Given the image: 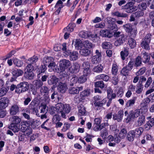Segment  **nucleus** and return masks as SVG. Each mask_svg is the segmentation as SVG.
<instances>
[{
    "label": "nucleus",
    "mask_w": 154,
    "mask_h": 154,
    "mask_svg": "<svg viewBox=\"0 0 154 154\" xmlns=\"http://www.w3.org/2000/svg\"><path fill=\"white\" fill-rule=\"evenodd\" d=\"M134 3L130 2H128L125 5L122 6V8L128 13H131L135 10V8L134 6Z\"/></svg>",
    "instance_id": "nucleus-9"
},
{
    "label": "nucleus",
    "mask_w": 154,
    "mask_h": 154,
    "mask_svg": "<svg viewBox=\"0 0 154 154\" xmlns=\"http://www.w3.org/2000/svg\"><path fill=\"white\" fill-rule=\"evenodd\" d=\"M112 15L117 17L127 18L128 15L126 13H121L118 11H115L112 13Z\"/></svg>",
    "instance_id": "nucleus-30"
},
{
    "label": "nucleus",
    "mask_w": 154,
    "mask_h": 154,
    "mask_svg": "<svg viewBox=\"0 0 154 154\" xmlns=\"http://www.w3.org/2000/svg\"><path fill=\"white\" fill-rule=\"evenodd\" d=\"M103 69V66L101 64H100L95 66L93 68V70L94 72L99 73L102 72Z\"/></svg>",
    "instance_id": "nucleus-39"
},
{
    "label": "nucleus",
    "mask_w": 154,
    "mask_h": 154,
    "mask_svg": "<svg viewBox=\"0 0 154 154\" xmlns=\"http://www.w3.org/2000/svg\"><path fill=\"white\" fill-rule=\"evenodd\" d=\"M146 68L145 67H143L140 68L136 73V75L137 76H140L144 74L146 71Z\"/></svg>",
    "instance_id": "nucleus-56"
},
{
    "label": "nucleus",
    "mask_w": 154,
    "mask_h": 154,
    "mask_svg": "<svg viewBox=\"0 0 154 154\" xmlns=\"http://www.w3.org/2000/svg\"><path fill=\"white\" fill-rule=\"evenodd\" d=\"M43 64L49 68L55 67V63L54 61L53 58L51 57H45L43 58Z\"/></svg>",
    "instance_id": "nucleus-10"
},
{
    "label": "nucleus",
    "mask_w": 154,
    "mask_h": 154,
    "mask_svg": "<svg viewBox=\"0 0 154 154\" xmlns=\"http://www.w3.org/2000/svg\"><path fill=\"white\" fill-rule=\"evenodd\" d=\"M56 109L57 113H61L62 118L66 119V114L69 113L71 110V107L69 104H64L61 103H58L56 105Z\"/></svg>",
    "instance_id": "nucleus-2"
},
{
    "label": "nucleus",
    "mask_w": 154,
    "mask_h": 154,
    "mask_svg": "<svg viewBox=\"0 0 154 154\" xmlns=\"http://www.w3.org/2000/svg\"><path fill=\"white\" fill-rule=\"evenodd\" d=\"M123 26L125 31L130 35L133 38L135 37L137 32L134 26L130 23L124 25Z\"/></svg>",
    "instance_id": "nucleus-5"
},
{
    "label": "nucleus",
    "mask_w": 154,
    "mask_h": 154,
    "mask_svg": "<svg viewBox=\"0 0 154 154\" xmlns=\"http://www.w3.org/2000/svg\"><path fill=\"white\" fill-rule=\"evenodd\" d=\"M145 117L142 115L140 116L137 120V125L139 126L141 125L145 122Z\"/></svg>",
    "instance_id": "nucleus-53"
},
{
    "label": "nucleus",
    "mask_w": 154,
    "mask_h": 154,
    "mask_svg": "<svg viewBox=\"0 0 154 154\" xmlns=\"http://www.w3.org/2000/svg\"><path fill=\"white\" fill-rule=\"evenodd\" d=\"M127 134V129L125 128H123L121 130L118 136L120 138L124 139L126 137Z\"/></svg>",
    "instance_id": "nucleus-44"
},
{
    "label": "nucleus",
    "mask_w": 154,
    "mask_h": 154,
    "mask_svg": "<svg viewBox=\"0 0 154 154\" xmlns=\"http://www.w3.org/2000/svg\"><path fill=\"white\" fill-rule=\"evenodd\" d=\"M70 85L73 86L74 84H75L78 83H79V80L78 77L75 75L74 76L72 77L71 80Z\"/></svg>",
    "instance_id": "nucleus-64"
},
{
    "label": "nucleus",
    "mask_w": 154,
    "mask_h": 154,
    "mask_svg": "<svg viewBox=\"0 0 154 154\" xmlns=\"http://www.w3.org/2000/svg\"><path fill=\"white\" fill-rule=\"evenodd\" d=\"M95 55L92 57L91 59V62L93 64L99 63L101 61L102 55L100 51L96 50L95 51Z\"/></svg>",
    "instance_id": "nucleus-11"
},
{
    "label": "nucleus",
    "mask_w": 154,
    "mask_h": 154,
    "mask_svg": "<svg viewBox=\"0 0 154 154\" xmlns=\"http://www.w3.org/2000/svg\"><path fill=\"white\" fill-rule=\"evenodd\" d=\"M20 111V106L17 103L12 105L9 109V113L11 116L18 114Z\"/></svg>",
    "instance_id": "nucleus-14"
},
{
    "label": "nucleus",
    "mask_w": 154,
    "mask_h": 154,
    "mask_svg": "<svg viewBox=\"0 0 154 154\" xmlns=\"http://www.w3.org/2000/svg\"><path fill=\"white\" fill-rule=\"evenodd\" d=\"M135 98L134 97L133 99H131L128 100L125 105L126 107L129 108L131 106H132L135 103Z\"/></svg>",
    "instance_id": "nucleus-54"
},
{
    "label": "nucleus",
    "mask_w": 154,
    "mask_h": 154,
    "mask_svg": "<svg viewBox=\"0 0 154 154\" xmlns=\"http://www.w3.org/2000/svg\"><path fill=\"white\" fill-rule=\"evenodd\" d=\"M134 130L129 131L127 134L126 138L130 142H132L134 138L136 137Z\"/></svg>",
    "instance_id": "nucleus-27"
},
{
    "label": "nucleus",
    "mask_w": 154,
    "mask_h": 154,
    "mask_svg": "<svg viewBox=\"0 0 154 154\" xmlns=\"http://www.w3.org/2000/svg\"><path fill=\"white\" fill-rule=\"evenodd\" d=\"M143 57L142 59V60L143 63L145 64L148 63V64L149 65H153L154 63L150 61V56L149 54H148L147 52H145L143 54Z\"/></svg>",
    "instance_id": "nucleus-16"
},
{
    "label": "nucleus",
    "mask_w": 154,
    "mask_h": 154,
    "mask_svg": "<svg viewBox=\"0 0 154 154\" xmlns=\"http://www.w3.org/2000/svg\"><path fill=\"white\" fill-rule=\"evenodd\" d=\"M11 121L13 124L19 125L21 121V119L17 116H14L11 118Z\"/></svg>",
    "instance_id": "nucleus-35"
},
{
    "label": "nucleus",
    "mask_w": 154,
    "mask_h": 154,
    "mask_svg": "<svg viewBox=\"0 0 154 154\" xmlns=\"http://www.w3.org/2000/svg\"><path fill=\"white\" fill-rule=\"evenodd\" d=\"M140 109H136L134 111L131 110L129 112L126 119V122L129 123L131 120L137 118L140 115Z\"/></svg>",
    "instance_id": "nucleus-6"
},
{
    "label": "nucleus",
    "mask_w": 154,
    "mask_h": 154,
    "mask_svg": "<svg viewBox=\"0 0 154 154\" xmlns=\"http://www.w3.org/2000/svg\"><path fill=\"white\" fill-rule=\"evenodd\" d=\"M38 57L34 55L32 57L28 59L27 63L32 65H34L35 64L36 62L38 61Z\"/></svg>",
    "instance_id": "nucleus-45"
},
{
    "label": "nucleus",
    "mask_w": 154,
    "mask_h": 154,
    "mask_svg": "<svg viewBox=\"0 0 154 154\" xmlns=\"http://www.w3.org/2000/svg\"><path fill=\"white\" fill-rule=\"evenodd\" d=\"M79 83L82 84L85 83L87 80V77L83 75L78 77Z\"/></svg>",
    "instance_id": "nucleus-55"
},
{
    "label": "nucleus",
    "mask_w": 154,
    "mask_h": 154,
    "mask_svg": "<svg viewBox=\"0 0 154 154\" xmlns=\"http://www.w3.org/2000/svg\"><path fill=\"white\" fill-rule=\"evenodd\" d=\"M23 71L20 69H13L11 72L12 77L11 78L10 81L13 82L16 80L17 78L22 75Z\"/></svg>",
    "instance_id": "nucleus-12"
},
{
    "label": "nucleus",
    "mask_w": 154,
    "mask_h": 154,
    "mask_svg": "<svg viewBox=\"0 0 154 154\" xmlns=\"http://www.w3.org/2000/svg\"><path fill=\"white\" fill-rule=\"evenodd\" d=\"M71 72L73 73H75L79 71L80 66L77 63L75 62L74 63L73 66H71Z\"/></svg>",
    "instance_id": "nucleus-31"
},
{
    "label": "nucleus",
    "mask_w": 154,
    "mask_h": 154,
    "mask_svg": "<svg viewBox=\"0 0 154 154\" xmlns=\"http://www.w3.org/2000/svg\"><path fill=\"white\" fill-rule=\"evenodd\" d=\"M134 66L133 60H132V59H130L127 65L125 66L131 71L134 67Z\"/></svg>",
    "instance_id": "nucleus-51"
},
{
    "label": "nucleus",
    "mask_w": 154,
    "mask_h": 154,
    "mask_svg": "<svg viewBox=\"0 0 154 154\" xmlns=\"http://www.w3.org/2000/svg\"><path fill=\"white\" fill-rule=\"evenodd\" d=\"M34 85L37 88L39 89L42 86L43 83L40 80H37L35 81Z\"/></svg>",
    "instance_id": "nucleus-60"
},
{
    "label": "nucleus",
    "mask_w": 154,
    "mask_h": 154,
    "mask_svg": "<svg viewBox=\"0 0 154 154\" xmlns=\"http://www.w3.org/2000/svg\"><path fill=\"white\" fill-rule=\"evenodd\" d=\"M75 43V48L77 50L81 49V48H82L83 45L82 41L80 39H76Z\"/></svg>",
    "instance_id": "nucleus-42"
},
{
    "label": "nucleus",
    "mask_w": 154,
    "mask_h": 154,
    "mask_svg": "<svg viewBox=\"0 0 154 154\" xmlns=\"http://www.w3.org/2000/svg\"><path fill=\"white\" fill-rule=\"evenodd\" d=\"M94 86L96 88H100L101 89L103 88L105 84L103 81H97L94 82Z\"/></svg>",
    "instance_id": "nucleus-47"
},
{
    "label": "nucleus",
    "mask_w": 154,
    "mask_h": 154,
    "mask_svg": "<svg viewBox=\"0 0 154 154\" xmlns=\"http://www.w3.org/2000/svg\"><path fill=\"white\" fill-rule=\"evenodd\" d=\"M49 91V88L45 86L42 87L40 89V93L44 96L43 99L46 103L48 102L50 100L48 95Z\"/></svg>",
    "instance_id": "nucleus-8"
},
{
    "label": "nucleus",
    "mask_w": 154,
    "mask_h": 154,
    "mask_svg": "<svg viewBox=\"0 0 154 154\" xmlns=\"http://www.w3.org/2000/svg\"><path fill=\"white\" fill-rule=\"evenodd\" d=\"M14 63L18 67H21L23 65V61L20 60L17 58H15L13 60Z\"/></svg>",
    "instance_id": "nucleus-48"
},
{
    "label": "nucleus",
    "mask_w": 154,
    "mask_h": 154,
    "mask_svg": "<svg viewBox=\"0 0 154 154\" xmlns=\"http://www.w3.org/2000/svg\"><path fill=\"white\" fill-rule=\"evenodd\" d=\"M129 48L127 47H124L122 51L120 52V56L123 60H125L126 57L129 54Z\"/></svg>",
    "instance_id": "nucleus-25"
},
{
    "label": "nucleus",
    "mask_w": 154,
    "mask_h": 154,
    "mask_svg": "<svg viewBox=\"0 0 154 154\" xmlns=\"http://www.w3.org/2000/svg\"><path fill=\"white\" fill-rule=\"evenodd\" d=\"M59 81V79L55 75L51 76L48 80V85H56Z\"/></svg>",
    "instance_id": "nucleus-23"
},
{
    "label": "nucleus",
    "mask_w": 154,
    "mask_h": 154,
    "mask_svg": "<svg viewBox=\"0 0 154 154\" xmlns=\"http://www.w3.org/2000/svg\"><path fill=\"white\" fill-rule=\"evenodd\" d=\"M134 133L136 138L139 137L143 131V129L142 127H139L136 128L134 130Z\"/></svg>",
    "instance_id": "nucleus-38"
},
{
    "label": "nucleus",
    "mask_w": 154,
    "mask_h": 154,
    "mask_svg": "<svg viewBox=\"0 0 154 154\" xmlns=\"http://www.w3.org/2000/svg\"><path fill=\"white\" fill-rule=\"evenodd\" d=\"M128 44L131 49H133L136 47V42L134 39L130 38L128 39Z\"/></svg>",
    "instance_id": "nucleus-40"
},
{
    "label": "nucleus",
    "mask_w": 154,
    "mask_h": 154,
    "mask_svg": "<svg viewBox=\"0 0 154 154\" xmlns=\"http://www.w3.org/2000/svg\"><path fill=\"white\" fill-rule=\"evenodd\" d=\"M107 100L106 98H104L102 100L99 101L94 102V107H97V110L101 109L103 106L105 104Z\"/></svg>",
    "instance_id": "nucleus-19"
},
{
    "label": "nucleus",
    "mask_w": 154,
    "mask_h": 154,
    "mask_svg": "<svg viewBox=\"0 0 154 154\" xmlns=\"http://www.w3.org/2000/svg\"><path fill=\"white\" fill-rule=\"evenodd\" d=\"M29 88V83L26 82H20L17 85L15 92L19 94L22 93L27 91Z\"/></svg>",
    "instance_id": "nucleus-4"
},
{
    "label": "nucleus",
    "mask_w": 154,
    "mask_h": 154,
    "mask_svg": "<svg viewBox=\"0 0 154 154\" xmlns=\"http://www.w3.org/2000/svg\"><path fill=\"white\" fill-rule=\"evenodd\" d=\"M79 112L81 116H84L85 114L86 110L85 107L83 106H80L78 107Z\"/></svg>",
    "instance_id": "nucleus-62"
},
{
    "label": "nucleus",
    "mask_w": 154,
    "mask_h": 154,
    "mask_svg": "<svg viewBox=\"0 0 154 154\" xmlns=\"http://www.w3.org/2000/svg\"><path fill=\"white\" fill-rule=\"evenodd\" d=\"M130 71L125 66L123 67L120 71V74L126 77L130 75Z\"/></svg>",
    "instance_id": "nucleus-36"
},
{
    "label": "nucleus",
    "mask_w": 154,
    "mask_h": 154,
    "mask_svg": "<svg viewBox=\"0 0 154 154\" xmlns=\"http://www.w3.org/2000/svg\"><path fill=\"white\" fill-rule=\"evenodd\" d=\"M34 73L33 71H25L24 77L25 78L29 80H32L34 78Z\"/></svg>",
    "instance_id": "nucleus-32"
},
{
    "label": "nucleus",
    "mask_w": 154,
    "mask_h": 154,
    "mask_svg": "<svg viewBox=\"0 0 154 154\" xmlns=\"http://www.w3.org/2000/svg\"><path fill=\"white\" fill-rule=\"evenodd\" d=\"M47 69V66L43 64L39 68L37 71L38 72V75H40L42 73L45 72Z\"/></svg>",
    "instance_id": "nucleus-49"
},
{
    "label": "nucleus",
    "mask_w": 154,
    "mask_h": 154,
    "mask_svg": "<svg viewBox=\"0 0 154 154\" xmlns=\"http://www.w3.org/2000/svg\"><path fill=\"white\" fill-rule=\"evenodd\" d=\"M84 48L87 49H91L92 47V45L91 42L88 40L85 41L83 43Z\"/></svg>",
    "instance_id": "nucleus-61"
},
{
    "label": "nucleus",
    "mask_w": 154,
    "mask_h": 154,
    "mask_svg": "<svg viewBox=\"0 0 154 154\" xmlns=\"http://www.w3.org/2000/svg\"><path fill=\"white\" fill-rule=\"evenodd\" d=\"M57 89L58 91L60 93H63L66 92L67 89L66 84L65 83L59 82Z\"/></svg>",
    "instance_id": "nucleus-21"
},
{
    "label": "nucleus",
    "mask_w": 154,
    "mask_h": 154,
    "mask_svg": "<svg viewBox=\"0 0 154 154\" xmlns=\"http://www.w3.org/2000/svg\"><path fill=\"white\" fill-rule=\"evenodd\" d=\"M134 64V68L137 69L142 65V58L141 56H138L135 59H132Z\"/></svg>",
    "instance_id": "nucleus-20"
},
{
    "label": "nucleus",
    "mask_w": 154,
    "mask_h": 154,
    "mask_svg": "<svg viewBox=\"0 0 154 154\" xmlns=\"http://www.w3.org/2000/svg\"><path fill=\"white\" fill-rule=\"evenodd\" d=\"M124 116V111L123 110H119L117 113L113 115V119L118 122H121L123 119Z\"/></svg>",
    "instance_id": "nucleus-15"
},
{
    "label": "nucleus",
    "mask_w": 154,
    "mask_h": 154,
    "mask_svg": "<svg viewBox=\"0 0 154 154\" xmlns=\"http://www.w3.org/2000/svg\"><path fill=\"white\" fill-rule=\"evenodd\" d=\"M127 39L126 38L124 34H122L117 38V40L115 42V45L116 46H119L123 44Z\"/></svg>",
    "instance_id": "nucleus-18"
},
{
    "label": "nucleus",
    "mask_w": 154,
    "mask_h": 154,
    "mask_svg": "<svg viewBox=\"0 0 154 154\" xmlns=\"http://www.w3.org/2000/svg\"><path fill=\"white\" fill-rule=\"evenodd\" d=\"M138 10L142 11H143L146 9L147 5L146 3L142 2L140 3L137 6Z\"/></svg>",
    "instance_id": "nucleus-52"
},
{
    "label": "nucleus",
    "mask_w": 154,
    "mask_h": 154,
    "mask_svg": "<svg viewBox=\"0 0 154 154\" xmlns=\"http://www.w3.org/2000/svg\"><path fill=\"white\" fill-rule=\"evenodd\" d=\"M28 108L30 109L31 114L37 115L38 112V106H33L29 104Z\"/></svg>",
    "instance_id": "nucleus-37"
},
{
    "label": "nucleus",
    "mask_w": 154,
    "mask_h": 154,
    "mask_svg": "<svg viewBox=\"0 0 154 154\" xmlns=\"http://www.w3.org/2000/svg\"><path fill=\"white\" fill-rule=\"evenodd\" d=\"M140 108L139 109H140V112H141L142 114H146L148 110V106L140 104Z\"/></svg>",
    "instance_id": "nucleus-57"
},
{
    "label": "nucleus",
    "mask_w": 154,
    "mask_h": 154,
    "mask_svg": "<svg viewBox=\"0 0 154 154\" xmlns=\"http://www.w3.org/2000/svg\"><path fill=\"white\" fill-rule=\"evenodd\" d=\"M16 52L17 51L16 50H11L5 56L2 57L3 60H6L7 59L10 58L16 53Z\"/></svg>",
    "instance_id": "nucleus-46"
},
{
    "label": "nucleus",
    "mask_w": 154,
    "mask_h": 154,
    "mask_svg": "<svg viewBox=\"0 0 154 154\" xmlns=\"http://www.w3.org/2000/svg\"><path fill=\"white\" fill-rule=\"evenodd\" d=\"M9 100L7 97H4L0 99V108L5 109L7 107L9 104Z\"/></svg>",
    "instance_id": "nucleus-17"
},
{
    "label": "nucleus",
    "mask_w": 154,
    "mask_h": 154,
    "mask_svg": "<svg viewBox=\"0 0 154 154\" xmlns=\"http://www.w3.org/2000/svg\"><path fill=\"white\" fill-rule=\"evenodd\" d=\"M102 48L103 49H109L112 48V46L110 42H105L102 43L101 45Z\"/></svg>",
    "instance_id": "nucleus-41"
},
{
    "label": "nucleus",
    "mask_w": 154,
    "mask_h": 154,
    "mask_svg": "<svg viewBox=\"0 0 154 154\" xmlns=\"http://www.w3.org/2000/svg\"><path fill=\"white\" fill-rule=\"evenodd\" d=\"M109 78V77L107 75L105 74H101L97 75L96 77V79H97L100 80L102 79L104 81L108 82Z\"/></svg>",
    "instance_id": "nucleus-34"
},
{
    "label": "nucleus",
    "mask_w": 154,
    "mask_h": 154,
    "mask_svg": "<svg viewBox=\"0 0 154 154\" xmlns=\"http://www.w3.org/2000/svg\"><path fill=\"white\" fill-rule=\"evenodd\" d=\"M88 34L87 31H82L79 33V36L82 38H87L88 37Z\"/></svg>",
    "instance_id": "nucleus-59"
},
{
    "label": "nucleus",
    "mask_w": 154,
    "mask_h": 154,
    "mask_svg": "<svg viewBox=\"0 0 154 154\" xmlns=\"http://www.w3.org/2000/svg\"><path fill=\"white\" fill-rule=\"evenodd\" d=\"M150 43L149 42L143 40L140 45L142 48L148 50L150 49Z\"/></svg>",
    "instance_id": "nucleus-50"
},
{
    "label": "nucleus",
    "mask_w": 154,
    "mask_h": 154,
    "mask_svg": "<svg viewBox=\"0 0 154 154\" xmlns=\"http://www.w3.org/2000/svg\"><path fill=\"white\" fill-rule=\"evenodd\" d=\"M68 51L66 52L65 55L66 57L69 56L70 60L75 61L77 60L79 56V53L77 51L69 50H68Z\"/></svg>",
    "instance_id": "nucleus-13"
},
{
    "label": "nucleus",
    "mask_w": 154,
    "mask_h": 154,
    "mask_svg": "<svg viewBox=\"0 0 154 154\" xmlns=\"http://www.w3.org/2000/svg\"><path fill=\"white\" fill-rule=\"evenodd\" d=\"M71 65L69 60L63 59L59 62V68L57 67L55 68V72L57 73H60L64 71L66 69L69 68Z\"/></svg>",
    "instance_id": "nucleus-3"
},
{
    "label": "nucleus",
    "mask_w": 154,
    "mask_h": 154,
    "mask_svg": "<svg viewBox=\"0 0 154 154\" xmlns=\"http://www.w3.org/2000/svg\"><path fill=\"white\" fill-rule=\"evenodd\" d=\"M32 123L29 120L24 122V124L22 125V126L21 127L22 131L20 130V128L18 127L20 126L19 125H16L12 123L11 124L8 128L10 129L14 133L18 132L19 131L20 134V133L22 134L23 132H24L26 136H29L32 134V129L30 125H32Z\"/></svg>",
    "instance_id": "nucleus-1"
},
{
    "label": "nucleus",
    "mask_w": 154,
    "mask_h": 154,
    "mask_svg": "<svg viewBox=\"0 0 154 154\" xmlns=\"http://www.w3.org/2000/svg\"><path fill=\"white\" fill-rule=\"evenodd\" d=\"M119 71V67L116 62L113 63L112 64L111 73L114 76H116L118 74Z\"/></svg>",
    "instance_id": "nucleus-33"
},
{
    "label": "nucleus",
    "mask_w": 154,
    "mask_h": 154,
    "mask_svg": "<svg viewBox=\"0 0 154 154\" xmlns=\"http://www.w3.org/2000/svg\"><path fill=\"white\" fill-rule=\"evenodd\" d=\"M133 13L134 14V16H135V17H136L137 18H139L140 17L143 16L144 14V11L140 10L139 11V10Z\"/></svg>",
    "instance_id": "nucleus-63"
},
{
    "label": "nucleus",
    "mask_w": 154,
    "mask_h": 154,
    "mask_svg": "<svg viewBox=\"0 0 154 154\" xmlns=\"http://www.w3.org/2000/svg\"><path fill=\"white\" fill-rule=\"evenodd\" d=\"M8 89V88H6L5 87H2L0 88V97L5 95L7 93Z\"/></svg>",
    "instance_id": "nucleus-58"
},
{
    "label": "nucleus",
    "mask_w": 154,
    "mask_h": 154,
    "mask_svg": "<svg viewBox=\"0 0 154 154\" xmlns=\"http://www.w3.org/2000/svg\"><path fill=\"white\" fill-rule=\"evenodd\" d=\"M83 88L82 86L72 88L69 89V93L73 94H78L79 92L83 89Z\"/></svg>",
    "instance_id": "nucleus-24"
},
{
    "label": "nucleus",
    "mask_w": 154,
    "mask_h": 154,
    "mask_svg": "<svg viewBox=\"0 0 154 154\" xmlns=\"http://www.w3.org/2000/svg\"><path fill=\"white\" fill-rule=\"evenodd\" d=\"M90 94L91 89L90 88H87L80 93V98L79 96H76L75 98L77 99H78L79 102H81L82 100H85L86 97L89 96Z\"/></svg>",
    "instance_id": "nucleus-7"
},
{
    "label": "nucleus",
    "mask_w": 154,
    "mask_h": 154,
    "mask_svg": "<svg viewBox=\"0 0 154 154\" xmlns=\"http://www.w3.org/2000/svg\"><path fill=\"white\" fill-rule=\"evenodd\" d=\"M100 36L103 37L110 38L112 35L110 31L108 30H101L100 31Z\"/></svg>",
    "instance_id": "nucleus-29"
},
{
    "label": "nucleus",
    "mask_w": 154,
    "mask_h": 154,
    "mask_svg": "<svg viewBox=\"0 0 154 154\" xmlns=\"http://www.w3.org/2000/svg\"><path fill=\"white\" fill-rule=\"evenodd\" d=\"M79 52L81 55L86 57L88 56L91 54V51L88 49L83 48L80 49Z\"/></svg>",
    "instance_id": "nucleus-43"
},
{
    "label": "nucleus",
    "mask_w": 154,
    "mask_h": 154,
    "mask_svg": "<svg viewBox=\"0 0 154 154\" xmlns=\"http://www.w3.org/2000/svg\"><path fill=\"white\" fill-rule=\"evenodd\" d=\"M63 4V2L61 0H58L57 2L54 6L55 8H57L59 5H61L54 12V13L56 15L59 14L60 12L61 9L64 7V6L62 5Z\"/></svg>",
    "instance_id": "nucleus-26"
},
{
    "label": "nucleus",
    "mask_w": 154,
    "mask_h": 154,
    "mask_svg": "<svg viewBox=\"0 0 154 154\" xmlns=\"http://www.w3.org/2000/svg\"><path fill=\"white\" fill-rule=\"evenodd\" d=\"M143 86L142 82H139L136 85L135 92L137 94H140L143 90Z\"/></svg>",
    "instance_id": "nucleus-28"
},
{
    "label": "nucleus",
    "mask_w": 154,
    "mask_h": 154,
    "mask_svg": "<svg viewBox=\"0 0 154 154\" xmlns=\"http://www.w3.org/2000/svg\"><path fill=\"white\" fill-rule=\"evenodd\" d=\"M76 25L74 23H70L67 26L64 28L63 30V32L67 31L68 32L71 33L74 31V28Z\"/></svg>",
    "instance_id": "nucleus-22"
}]
</instances>
